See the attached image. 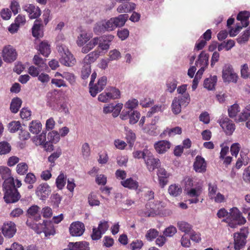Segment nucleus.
Instances as JSON below:
<instances>
[{
    "mask_svg": "<svg viewBox=\"0 0 250 250\" xmlns=\"http://www.w3.org/2000/svg\"><path fill=\"white\" fill-rule=\"evenodd\" d=\"M107 83V78L105 76H103L100 78L98 83L95 85L90 87L89 92L92 97H95L98 92H101L104 88Z\"/></svg>",
    "mask_w": 250,
    "mask_h": 250,
    "instance_id": "13",
    "label": "nucleus"
},
{
    "mask_svg": "<svg viewBox=\"0 0 250 250\" xmlns=\"http://www.w3.org/2000/svg\"><path fill=\"white\" fill-rule=\"evenodd\" d=\"M89 38L86 33H82L78 37L77 44L81 46L85 44L88 40Z\"/></svg>",
    "mask_w": 250,
    "mask_h": 250,
    "instance_id": "61",
    "label": "nucleus"
},
{
    "mask_svg": "<svg viewBox=\"0 0 250 250\" xmlns=\"http://www.w3.org/2000/svg\"><path fill=\"white\" fill-rule=\"evenodd\" d=\"M39 50L41 54L45 57H47L51 52L50 45L46 41L40 43Z\"/></svg>",
    "mask_w": 250,
    "mask_h": 250,
    "instance_id": "32",
    "label": "nucleus"
},
{
    "mask_svg": "<svg viewBox=\"0 0 250 250\" xmlns=\"http://www.w3.org/2000/svg\"><path fill=\"white\" fill-rule=\"evenodd\" d=\"M46 61V59H42L39 55H35L33 59L34 64L42 70H45L47 67Z\"/></svg>",
    "mask_w": 250,
    "mask_h": 250,
    "instance_id": "29",
    "label": "nucleus"
},
{
    "mask_svg": "<svg viewBox=\"0 0 250 250\" xmlns=\"http://www.w3.org/2000/svg\"><path fill=\"white\" fill-rule=\"evenodd\" d=\"M165 109V105L164 104H157L151 107L149 111L147 113V116L150 117L152 114L158 112H162Z\"/></svg>",
    "mask_w": 250,
    "mask_h": 250,
    "instance_id": "51",
    "label": "nucleus"
},
{
    "mask_svg": "<svg viewBox=\"0 0 250 250\" xmlns=\"http://www.w3.org/2000/svg\"><path fill=\"white\" fill-rule=\"evenodd\" d=\"M157 175L160 186L163 188L168 183L169 174L164 168L159 167L158 169Z\"/></svg>",
    "mask_w": 250,
    "mask_h": 250,
    "instance_id": "18",
    "label": "nucleus"
},
{
    "mask_svg": "<svg viewBox=\"0 0 250 250\" xmlns=\"http://www.w3.org/2000/svg\"><path fill=\"white\" fill-rule=\"evenodd\" d=\"M23 9L27 12L29 17L31 19L38 18L41 14L40 9L38 6H36L32 4H28L24 5L22 7Z\"/></svg>",
    "mask_w": 250,
    "mask_h": 250,
    "instance_id": "16",
    "label": "nucleus"
},
{
    "mask_svg": "<svg viewBox=\"0 0 250 250\" xmlns=\"http://www.w3.org/2000/svg\"><path fill=\"white\" fill-rule=\"evenodd\" d=\"M32 29V35L34 37L39 38L42 37L43 32L41 29V23L39 21L36 20L35 21Z\"/></svg>",
    "mask_w": 250,
    "mask_h": 250,
    "instance_id": "31",
    "label": "nucleus"
},
{
    "mask_svg": "<svg viewBox=\"0 0 250 250\" xmlns=\"http://www.w3.org/2000/svg\"><path fill=\"white\" fill-rule=\"evenodd\" d=\"M140 117V114L137 111H133L131 112L129 119L130 124H135L138 121Z\"/></svg>",
    "mask_w": 250,
    "mask_h": 250,
    "instance_id": "57",
    "label": "nucleus"
},
{
    "mask_svg": "<svg viewBox=\"0 0 250 250\" xmlns=\"http://www.w3.org/2000/svg\"><path fill=\"white\" fill-rule=\"evenodd\" d=\"M228 223L231 228H235L238 225H244L246 222V218L242 215V213L236 207L230 209L229 215L226 219L223 220Z\"/></svg>",
    "mask_w": 250,
    "mask_h": 250,
    "instance_id": "1",
    "label": "nucleus"
},
{
    "mask_svg": "<svg viewBox=\"0 0 250 250\" xmlns=\"http://www.w3.org/2000/svg\"><path fill=\"white\" fill-rule=\"evenodd\" d=\"M21 104L22 101L19 98L13 99L10 106L11 111L13 113H17L21 106Z\"/></svg>",
    "mask_w": 250,
    "mask_h": 250,
    "instance_id": "33",
    "label": "nucleus"
},
{
    "mask_svg": "<svg viewBox=\"0 0 250 250\" xmlns=\"http://www.w3.org/2000/svg\"><path fill=\"white\" fill-rule=\"evenodd\" d=\"M50 192V187L47 183H42L39 185L36 190V194L42 200H45Z\"/></svg>",
    "mask_w": 250,
    "mask_h": 250,
    "instance_id": "9",
    "label": "nucleus"
},
{
    "mask_svg": "<svg viewBox=\"0 0 250 250\" xmlns=\"http://www.w3.org/2000/svg\"><path fill=\"white\" fill-rule=\"evenodd\" d=\"M109 99H118L120 96V92L119 89L111 87L106 89Z\"/></svg>",
    "mask_w": 250,
    "mask_h": 250,
    "instance_id": "36",
    "label": "nucleus"
},
{
    "mask_svg": "<svg viewBox=\"0 0 250 250\" xmlns=\"http://www.w3.org/2000/svg\"><path fill=\"white\" fill-rule=\"evenodd\" d=\"M66 177L63 173H61L57 178L56 184L59 189H62L65 185Z\"/></svg>",
    "mask_w": 250,
    "mask_h": 250,
    "instance_id": "46",
    "label": "nucleus"
},
{
    "mask_svg": "<svg viewBox=\"0 0 250 250\" xmlns=\"http://www.w3.org/2000/svg\"><path fill=\"white\" fill-rule=\"evenodd\" d=\"M28 166L25 162H22L18 164L16 167L17 172L21 175H23L28 171Z\"/></svg>",
    "mask_w": 250,
    "mask_h": 250,
    "instance_id": "43",
    "label": "nucleus"
},
{
    "mask_svg": "<svg viewBox=\"0 0 250 250\" xmlns=\"http://www.w3.org/2000/svg\"><path fill=\"white\" fill-rule=\"evenodd\" d=\"M17 231L16 226L12 221L4 223L2 227V232L7 238H11L14 236Z\"/></svg>",
    "mask_w": 250,
    "mask_h": 250,
    "instance_id": "11",
    "label": "nucleus"
},
{
    "mask_svg": "<svg viewBox=\"0 0 250 250\" xmlns=\"http://www.w3.org/2000/svg\"><path fill=\"white\" fill-rule=\"evenodd\" d=\"M168 191L171 195L176 197L182 193V189L180 186L174 184L169 187Z\"/></svg>",
    "mask_w": 250,
    "mask_h": 250,
    "instance_id": "38",
    "label": "nucleus"
},
{
    "mask_svg": "<svg viewBox=\"0 0 250 250\" xmlns=\"http://www.w3.org/2000/svg\"><path fill=\"white\" fill-rule=\"evenodd\" d=\"M177 83L175 79L169 80L167 83V90L170 93H172L176 88Z\"/></svg>",
    "mask_w": 250,
    "mask_h": 250,
    "instance_id": "50",
    "label": "nucleus"
},
{
    "mask_svg": "<svg viewBox=\"0 0 250 250\" xmlns=\"http://www.w3.org/2000/svg\"><path fill=\"white\" fill-rule=\"evenodd\" d=\"M128 18L127 14L120 15L117 17L111 18L107 21H104L106 31H111L117 27L123 26Z\"/></svg>",
    "mask_w": 250,
    "mask_h": 250,
    "instance_id": "3",
    "label": "nucleus"
},
{
    "mask_svg": "<svg viewBox=\"0 0 250 250\" xmlns=\"http://www.w3.org/2000/svg\"><path fill=\"white\" fill-rule=\"evenodd\" d=\"M222 78L225 82L236 83L237 75L233 70L232 66L229 64H225L222 70Z\"/></svg>",
    "mask_w": 250,
    "mask_h": 250,
    "instance_id": "5",
    "label": "nucleus"
},
{
    "mask_svg": "<svg viewBox=\"0 0 250 250\" xmlns=\"http://www.w3.org/2000/svg\"><path fill=\"white\" fill-rule=\"evenodd\" d=\"M139 214L144 217H153L156 214L155 210L153 208H151L148 204H146V206L145 210L140 211Z\"/></svg>",
    "mask_w": 250,
    "mask_h": 250,
    "instance_id": "40",
    "label": "nucleus"
},
{
    "mask_svg": "<svg viewBox=\"0 0 250 250\" xmlns=\"http://www.w3.org/2000/svg\"><path fill=\"white\" fill-rule=\"evenodd\" d=\"M36 177L33 173L31 172L26 174L24 180V182L27 184H33L36 182Z\"/></svg>",
    "mask_w": 250,
    "mask_h": 250,
    "instance_id": "64",
    "label": "nucleus"
},
{
    "mask_svg": "<svg viewBox=\"0 0 250 250\" xmlns=\"http://www.w3.org/2000/svg\"><path fill=\"white\" fill-rule=\"evenodd\" d=\"M138 105V101L135 99L128 100L125 104V108L131 111H135L134 109L136 108Z\"/></svg>",
    "mask_w": 250,
    "mask_h": 250,
    "instance_id": "47",
    "label": "nucleus"
},
{
    "mask_svg": "<svg viewBox=\"0 0 250 250\" xmlns=\"http://www.w3.org/2000/svg\"><path fill=\"white\" fill-rule=\"evenodd\" d=\"M158 235V232L155 229H150L147 231L146 237L148 241H151Z\"/></svg>",
    "mask_w": 250,
    "mask_h": 250,
    "instance_id": "62",
    "label": "nucleus"
},
{
    "mask_svg": "<svg viewBox=\"0 0 250 250\" xmlns=\"http://www.w3.org/2000/svg\"><path fill=\"white\" fill-rule=\"evenodd\" d=\"M177 232L176 228L173 226H170L169 227L166 228L164 231V235L167 237H172Z\"/></svg>",
    "mask_w": 250,
    "mask_h": 250,
    "instance_id": "63",
    "label": "nucleus"
},
{
    "mask_svg": "<svg viewBox=\"0 0 250 250\" xmlns=\"http://www.w3.org/2000/svg\"><path fill=\"white\" fill-rule=\"evenodd\" d=\"M240 111L239 106L237 104H234L228 109L229 116L232 119L237 118V113Z\"/></svg>",
    "mask_w": 250,
    "mask_h": 250,
    "instance_id": "41",
    "label": "nucleus"
},
{
    "mask_svg": "<svg viewBox=\"0 0 250 250\" xmlns=\"http://www.w3.org/2000/svg\"><path fill=\"white\" fill-rule=\"evenodd\" d=\"M209 55L206 53L204 51H202L198 57L197 61H196V65L197 66H204L207 67L208 65Z\"/></svg>",
    "mask_w": 250,
    "mask_h": 250,
    "instance_id": "28",
    "label": "nucleus"
},
{
    "mask_svg": "<svg viewBox=\"0 0 250 250\" xmlns=\"http://www.w3.org/2000/svg\"><path fill=\"white\" fill-rule=\"evenodd\" d=\"M250 37V31L249 30L245 31L243 34L237 40L239 43H244L248 42Z\"/></svg>",
    "mask_w": 250,
    "mask_h": 250,
    "instance_id": "56",
    "label": "nucleus"
},
{
    "mask_svg": "<svg viewBox=\"0 0 250 250\" xmlns=\"http://www.w3.org/2000/svg\"><path fill=\"white\" fill-rule=\"evenodd\" d=\"M149 151L147 149L144 150L143 151L136 150L133 151L132 154L134 158L138 159L143 158L144 160V157L147 155V154H148Z\"/></svg>",
    "mask_w": 250,
    "mask_h": 250,
    "instance_id": "60",
    "label": "nucleus"
},
{
    "mask_svg": "<svg viewBox=\"0 0 250 250\" xmlns=\"http://www.w3.org/2000/svg\"><path fill=\"white\" fill-rule=\"evenodd\" d=\"M8 127L9 131L14 133L21 128V124L19 121H12L9 123Z\"/></svg>",
    "mask_w": 250,
    "mask_h": 250,
    "instance_id": "44",
    "label": "nucleus"
},
{
    "mask_svg": "<svg viewBox=\"0 0 250 250\" xmlns=\"http://www.w3.org/2000/svg\"><path fill=\"white\" fill-rule=\"evenodd\" d=\"M171 147V143L167 140H161L155 142L154 147L159 154L166 153Z\"/></svg>",
    "mask_w": 250,
    "mask_h": 250,
    "instance_id": "17",
    "label": "nucleus"
},
{
    "mask_svg": "<svg viewBox=\"0 0 250 250\" xmlns=\"http://www.w3.org/2000/svg\"><path fill=\"white\" fill-rule=\"evenodd\" d=\"M144 161L149 171H153L155 168H158L160 164V160L154 158L152 153L149 151L147 155L144 157Z\"/></svg>",
    "mask_w": 250,
    "mask_h": 250,
    "instance_id": "8",
    "label": "nucleus"
},
{
    "mask_svg": "<svg viewBox=\"0 0 250 250\" xmlns=\"http://www.w3.org/2000/svg\"><path fill=\"white\" fill-rule=\"evenodd\" d=\"M123 106V105L121 103L110 104L104 107L103 112L105 114L112 113V116L114 117H117L120 113Z\"/></svg>",
    "mask_w": 250,
    "mask_h": 250,
    "instance_id": "14",
    "label": "nucleus"
},
{
    "mask_svg": "<svg viewBox=\"0 0 250 250\" xmlns=\"http://www.w3.org/2000/svg\"><path fill=\"white\" fill-rule=\"evenodd\" d=\"M47 221H43V224L45 227L43 230L46 237L50 236V235H54L55 234V230L53 227L50 226L46 227Z\"/></svg>",
    "mask_w": 250,
    "mask_h": 250,
    "instance_id": "52",
    "label": "nucleus"
},
{
    "mask_svg": "<svg viewBox=\"0 0 250 250\" xmlns=\"http://www.w3.org/2000/svg\"><path fill=\"white\" fill-rule=\"evenodd\" d=\"M250 119V105L247 106L240 113L237 118L235 119L237 122L248 121Z\"/></svg>",
    "mask_w": 250,
    "mask_h": 250,
    "instance_id": "25",
    "label": "nucleus"
},
{
    "mask_svg": "<svg viewBox=\"0 0 250 250\" xmlns=\"http://www.w3.org/2000/svg\"><path fill=\"white\" fill-rule=\"evenodd\" d=\"M11 149L10 144L6 142L0 143V155L8 153Z\"/></svg>",
    "mask_w": 250,
    "mask_h": 250,
    "instance_id": "45",
    "label": "nucleus"
},
{
    "mask_svg": "<svg viewBox=\"0 0 250 250\" xmlns=\"http://www.w3.org/2000/svg\"><path fill=\"white\" fill-rule=\"evenodd\" d=\"M91 65L82 62V68L81 70V78L86 79L91 73Z\"/></svg>",
    "mask_w": 250,
    "mask_h": 250,
    "instance_id": "37",
    "label": "nucleus"
},
{
    "mask_svg": "<svg viewBox=\"0 0 250 250\" xmlns=\"http://www.w3.org/2000/svg\"><path fill=\"white\" fill-rule=\"evenodd\" d=\"M0 174L2 179L4 180L2 186L15 183L14 178L11 175V171L8 167L0 166Z\"/></svg>",
    "mask_w": 250,
    "mask_h": 250,
    "instance_id": "12",
    "label": "nucleus"
},
{
    "mask_svg": "<svg viewBox=\"0 0 250 250\" xmlns=\"http://www.w3.org/2000/svg\"><path fill=\"white\" fill-rule=\"evenodd\" d=\"M250 17V13L248 11H242L239 12L237 16V20L241 21L243 27H247L249 24V19Z\"/></svg>",
    "mask_w": 250,
    "mask_h": 250,
    "instance_id": "26",
    "label": "nucleus"
},
{
    "mask_svg": "<svg viewBox=\"0 0 250 250\" xmlns=\"http://www.w3.org/2000/svg\"><path fill=\"white\" fill-rule=\"evenodd\" d=\"M62 153V149L60 147L58 148L55 152L48 157V161L51 163H54L55 160L61 155Z\"/></svg>",
    "mask_w": 250,
    "mask_h": 250,
    "instance_id": "59",
    "label": "nucleus"
},
{
    "mask_svg": "<svg viewBox=\"0 0 250 250\" xmlns=\"http://www.w3.org/2000/svg\"><path fill=\"white\" fill-rule=\"evenodd\" d=\"M47 139L48 141L56 144L60 139V134L56 131L50 132L48 134Z\"/></svg>",
    "mask_w": 250,
    "mask_h": 250,
    "instance_id": "49",
    "label": "nucleus"
},
{
    "mask_svg": "<svg viewBox=\"0 0 250 250\" xmlns=\"http://www.w3.org/2000/svg\"><path fill=\"white\" fill-rule=\"evenodd\" d=\"M194 169L198 172H204L206 170V163L205 159L200 156L196 157L193 164Z\"/></svg>",
    "mask_w": 250,
    "mask_h": 250,
    "instance_id": "19",
    "label": "nucleus"
},
{
    "mask_svg": "<svg viewBox=\"0 0 250 250\" xmlns=\"http://www.w3.org/2000/svg\"><path fill=\"white\" fill-rule=\"evenodd\" d=\"M91 154L90 148L87 143H84L82 145L81 155L83 158L87 160Z\"/></svg>",
    "mask_w": 250,
    "mask_h": 250,
    "instance_id": "39",
    "label": "nucleus"
},
{
    "mask_svg": "<svg viewBox=\"0 0 250 250\" xmlns=\"http://www.w3.org/2000/svg\"><path fill=\"white\" fill-rule=\"evenodd\" d=\"M181 105H182L179 101L178 98H174L171 104V108L173 113L175 114H178L181 111Z\"/></svg>",
    "mask_w": 250,
    "mask_h": 250,
    "instance_id": "42",
    "label": "nucleus"
},
{
    "mask_svg": "<svg viewBox=\"0 0 250 250\" xmlns=\"http://www.w3.org/2000/svg\"><path fill=\"white\" fill-rule=\"evenodd\" d=\"M175 98H178L179 101L180 102L181 104L185 106H186L190 101V96L188 93H185L184 95Z\"/></svg>",
    "mask_w": 250,
    "mask_h": 250,
    "instance_id": "54",
    "label": "nucleus"
},
{
    "mask_svg": "<svg viewBox=\"0 0 250 250\" xmlns=\"http://www.w3.org/2000/svg\"><path fill=\"white\" fill-rule=\"evenodd\" d=\"M188 185L189 186H192L193 185L192 180L188 178L186 181V189L185 190H187V195L193 198L191 199H189L188 201L189 203H197L199 202V199L198 197L202 193V188L200 187H198L197 188H191L189 189L188 188Z\"/></svg>",
    "mask_w": 250,
    "mask_h": 250,
    "instance_id": "4",
    "label": "nucleus"
},
{
    "mask_svg": "<svg viewBox=\"0 0 250 250\" xmlns=\"http://www.w3.org/2000/svg\"><path fill=\"white\" fill-rule=\"evenodd\" d=\"M121 184L125 188L131 189H136L139 187L138 182L133 180L132 178H129L125 180L122 181Z\"/></svg>",
    "mask_w": 250,
    "mask_h": 250,
    "instance_id": "24",
    "label": "nucleus"
},
{
    "mask_svg": "<svg viewBox=\"0 0 250 250\" xmlns=\"http://www.w3.org/2000/svg\"><path fill=\"white\" fill-rule=\"evenodd\" d=\"M46 133L42 132L40 135L34 138V142L38 145H43L46 142Z\"/></svg>",
    "mask_w": 250,
    "mask_h": 250,
    "instance_id": "53",
    "label": "nucleus"
},
{
    "mask_svg": "<svg viewBox=\"0 0 250 250\" xmlns=\"http://www.w3.org/2000/svg\"><path fill=\"white\" fill-rule=\"evenodd\" d=\"M126 139L130 146L132 147L136 139L135 134L131 130H127Z\"/></svg>",
    "mask_w": 250,
    "mask_h": 250,
    "instance_id": "48",
    "label": "nucleus"
},
{
    "mask_svg": "<svg viewBox=\"0 0 250 250\" xmlns=\"http://www.w3.org/2000/svg\"><path fill=\"white\" fill-rule=\"evenodd\" d=\"M62 51H60L61 58L60 59L61 63L65 66L71 67L75 65L76 61L71 52L67 49L61 48Z\"/></svg>",
    "mask_w": 250,
    "mask_h": 250,
    "instance_id": "6",
    "label": "nucleus"
},
{
    "mask_svg": "<svg viewBox=\"0 0 250 250\" xmlns=\"http://www.w3.org/2000/svg\"><path fill=\"white\" fill-rule=\"evenodd\" d=\"M2 187L4 192L3 199L6 203H14L20 200L21 195L16 188L15 183L2 186Z\"/></svg>",
    "mask_w": 250,
    "mask_h": 250,
    "instance_id": "2",
    "label": "nucleus"
},
{
    "mask_svg": "<svg viewBox=\"0 0 250 250\" xmlns=\"http://www.w3.org/2000/svg\"><path fill=\"white\" fill-rule=\"evenodd\" d=\"M217 81V78L216 76H211L206 79L204 83V87L209 90H213L214 88Z\"/></svg>",
    "mask_w": 250,
    "mask_h": 250,
    "instance_id": "30",
    "label": "nucleus"
},
{
    "mask_svg": "<svg viewBox=\"0 0 250 250\" xmlns=\"http://www.w3.org/2000/svg\"><path fill=\"white\" fill-rule=\"evenodd\" d=\"M219 123L220 126L228 135H231L235 129L234 124L228 118L222 119Z\"/></svg>",
    "mask_w": 250,
    "mask_h": 250,
    "instance_id": "15",
    "label": "nucleus"
},
{
    "mask_svg": "<svg viewBox=\"0 0 250 250\" xmlns=\"http://www.w3.org/2000/svg\"><path fill=\"white\" fill-rule=\"evenodd\" d=\"M42 129L41 123L37 121H32L29 126V130L33 134L39 133Z\"/></svg>",
    "mask_w": 250,
    "mask_h": 250,
    "instance_id": "35",
    "label": "nucleus"
},
{
    "mask_svg": "<svg viewBox=\"0 0 250 250\" xmlns=\"http://www.w3.org/2000/svg\"><path fill=\"white\" fill-rule=\"evenodd\" d=\"M69 230L72 236H80L84 232L85 226L83 223L81 222H75L70 225Z\"/></svg>",
    "mask_w": 250,
    "mask_h": 250,
    "instance_id": "10",
    "label": "nucleus"
},
{
    "mask_svg": "<svg viewBox=\"0 0 250 250\" xmlns=\"http://www.w3.org/2000/svg\"><path fill=\"white\" fill-rule=\"evenodd\" d=\"M240 72L241 76L243 79H248L250 77V73L247 63H245L241 65Z\"/></svg>",
    "mask_w": 250,
    "mask_h": 250,
    "instance_id": "58",
    "label": "nucleus"
},
{
    "mask_svg": "<svg viewBox=\"0 0 250 250\" xmlns=\"http://www.w3.org/2000/svg\"><path fill=\"white\" fill-rule=\"evenodd\" d=\"M39 210L40 208L38 206H32L27 210V217L33 219L36 221L40 220L41 218V216L39 214Z\"/></svg>",
    "mask_w": 250,
    "mask_h": 250,
    "instance_id": "20",
    "label": "nucleus"
},
{
    "mask_svg": "<svg viewBox=\"0 0 250 250\" xmlns=\"http://www.w3.org/2000/svg\"><path fill=\"white\" fill-rule=\"evenodd\" d=\"M135 4L132 2H127L120 5L117 11L119 13H127L133 10L135 8Z\"/></svg>",
    "mask_w": 250,
    "mask_h": 250,
    "instance_id": "27",
    "label": "nucleus"
},
{
    "mask_svg": "<svg viewBox=\"0 0 250 250\" xmlns=\"http://www.w3.org/2000/svg\"><path fill=\"white\" fill-rule=\"evenodd\" d=\"M68 247L74 250H89V244L85 241L75 243L70 242L68 244Z\"/></svg>",
    "mask_w": 250,
    "mask_h": 250,
    "instance_id": "22",
    "label": "nucleus"
},
{
    "mask_svg": "<svg viewBox=\"0 0 250 250\" xmlns=\"http://www.w3.org/2000/svg\"><path fill=\"white\" fill-rule=\"evenodd\" d=\"M17 53L16 50L10 45L5 46L2 50V56L5 62H11L16 60Z\"/></svg>",
    "mask_w": 250,
    "mask_h": 250,
    "instance_id": "7",
    "label": "nucleus"
},
{
    "mask_svg": "<svg viewBox=\"0 0 250 250\" xmlns=\"http://www.w3.org/2000/svg\"><path fill=\"white\" fill-rule=\"evenodd\" d=\"M106 31L104 21L97 23L94 27V31L97 34L104 32Z\"/></svg>",
    "mask_w": 250,
    "mask_h": 250,
    "instance_id": "55",
    "label": "nucleus"
},
{
    "mask_svg": "<svg viewBox=\"0 0 250 250\" xmlns=\"http://www.w3.org/2000/svg\"><path fill=\"white\" fill-rule=\"evenodd\" d=\"M100 53L101 52L99 49L90 52L85 56L82 62L91 65L92 63L95 62L99 57Z\"/></svg>",
    "mask_w": 250,
    "mask_h": 250,
    "instance_id": "21",
    "label": "nucleus"
},
{
    "mask_svg": "<svg viewBox=\"0 0 250 250\" xmlns=\"http://www.w3.org/2000/svg\"><path fill=\"white\" fill-rule=\"evenodd\" d=\"M177 227L179 230L185 232L186 234L189 233L192 229V226L189 223L185 221H180L177 223Z\"/></svg>",
    "mask_w": 250,
    "mask_h": 250,
    "instance_id": "34",
    "label": "nucleus"
},
{
    "mask_svg": "<svg viewBox=\"0 0 250 250\" xmlns=\"http://www.w3.org/2000/svg\"><path fill=\"white\" fill-rule=\"evenodd\" d=\"M234 249L240 250L244 246L246 243V238L245 236H241L240 234H234Z\"/></svg>",
    "mask_w": 250,
    "mask_h": 250,
    "instance_id": "23",
    "label": "nucleus"
}]
</instances>
